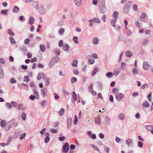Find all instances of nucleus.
Segmentation results:
<instances>
[{
  "instance_id": "obj_1",
  "label": "nucleus",
  "mask_w": 153,
  "mask_h": 153,
  "mask_svg": "<svg viewBox=\"0 0 153 153\" xmlns=\"http://www.w3.org/2000/svg\"><path fill=\"white\" fill-rule=\"evenodd\" d=\"M99 8L100 11L102 13H104L107 11L105 0H99Z\"/></svg>"
},
{
  "instance_id": "obj_2",
  "label": "nucleus",
  "mask_w": 153,
  "mask_h": 153,
  "mask_svg": "<svg viewBox=\"0 0 153 153\" xmlns=\"http://www.w3.org/2000/svg\"><path fill=\"white\" fill-rule=\"evenodd\" d=\"M133 2L131 1H129L124 5L123 8V12L125 13H127L129 11L130 7L131 6Z\"/></svg>"
},
{
  "instance_id": "obj_3",
  "label": "nucleus",
  "mask_w": 153,
  "mask_h": 153,
  "mask_svg": "<svg viewBox=\"0 0 153 153\" xmlns=\"http://www.w3.org/2000/svg\"><path fill=\"white\" fill-rule=\"evenodd\" d=\"M69 149V146L68 143L66 142L63 146L62 149V152L64 153H67Z\"/></svg>"
},
{
  "instance_id": "obj_4",
  "label": "nucleus",
  "mask_w": 153,
  "mask_h": 153,
  "mask_svg": "<svg viewBox=\"0 0 153 153\" xmlns=\"http://www.w3.org/2000/svg\"><path fill=\"white\" fill-rule=\"evenodd\" d=\"M124 97V95L123 93H118L115 95L116 99L118 101H120Z\"/></svg>"
},
{
  "instance_id": "obj_5",
  "label": "nucleus",
  "mask_w": 153,
  "mask_h": 153,
  "mask_svg": "<svg viewBox=\"0 0 153 153\" xmlns=\"http://www.w3.org/2000/svg\"><path fill=\"white\" fill-rule=\"evenodd\" d=\"M39 13L41 14L45 13L46 12V10L42 5H41L39 9Z\"/></svg>"
},
{
  "instance_id": "obj_6",
  "label": "nucleus",
  "mask_w": 153,
  "mask_h": 153,
  "mask_svg": "<svg viewBox=\"0 0 153 153\" xmlns=\"http://www.w3.org/2000/svg\"><path fill=\"white\" fill-rule=\"evenodd\" d=\"M67 128L68 129H70L72 126V118L69 117L68 118L67 120Z\"/></svg>"
},
{
  "instance_id": "obj_7",
  "label": "nucleus",
  "mask_w": 153,
  "mask_h": 153,
  "mask_svg": "<svg viewBox=\"0 0 153 153\" xmlns=\"http://www.w3.org/2000/svg\"><path fill=\"white\" fill-rule=\"evenodd\" d=\"M4 74L2 68V65L0 64V78L2 79L4 78Z\"/></svg>"
},
{
  "instance_id": "obj_8",
  "label": "nucleus",
  "mask_w": 153,
  "mask_h": 153,
  "mask_svg": "<svg viewBox=\"0 0 153 153\" xmlns=\"http://www.w3.org/2000/svg\"><path fill=\"white\" fill-rule=\"evenodd\" d=\"M87 134L88 136L93 139H95L96 138V135L95 134H93L91 131H88L87 132Z\"/></svg>"
},
{
  "instance_id": "obj_9",
  "label": "nucleus",
  "mask_w": 153,
  "mask_h": 153,
  "mask_svg": "<svg viewBox=\"0 0 153 153\" xmlns=\"http://www.w3.org/2000/svg\"><path fill=\"white\" fill-rule=\"evenodd\" d=\"M18 109L19 110H26L27 109V107L26 106H24L23 105L20 104H18V106L17 107Z\"/></svg>"
},
{
  "instance_id": "obj_10",
  "label": "nucleus",
  "mask_w": 153,
  "mask_h": 153,
  "mask_svg": "<svg viewBox=\"0 0 153 153\" xmlns=\"http://www.w3.org/2000/svg\"><path fill=\"white\" fill-rule=\"evenodd\" d=\"M150 65L148 64V62H144L143 65V69L145 70H147L150 67Z\"/></svg>"
},
{
  "instance_id": "obj_11",
  "label": "nucleus",
  "mask_w": 153,
  "mask_h": 153,
  "mask_svg": "<svg viewBox=\"0 0 153 153\" xmlns=\"http://www.w3.org/2000/svg\"><path fill=\"white\" fill-rule=\"evenodd\" d=\"M126 144L128 147L133 144V141L131 139H128L126 141Z\"/></svg>"
},
{
  "instance_id": "obj_12",
  "label": "nucleus",
  "mask_w": 153,
  "mask_h": 153,
  "mask_svg": "<svg viewBox=\"0 0 153 153\" xmlns=\"http://www.w3.org/2000/svg\"><path fill=\"white\" fill-rule=\"evenodd\" d=\"M20 50L24 53L25 54V53L27 51V49L25 46H23L20 48Z\"/></svg>"
},
{
  "instance_id": "obj_13",
  "label": "nucleus",
  "mask_w": 153,
  "mask_h": 153,
  "mask_svg": "<svg viewBox=\"0 0 153 153\" xmlns=\"http://www.w3.org/2000/svg\"><path fill=\"white\" fill-rule=\"evenodd\" d=\"M35 19L33 17L30 16V17L28 23L30 25H32L34 23Z\"/></svg>"
},
{
  "instance_id": "obj_14",
  "label": "nucleus",
  "mask_w": 153,
  "mask_h": 153,
  "mask_svg": "<svg viewBox=\"0 0 153 153\" xmlns=\"http://www.w3.org/2000/svg\"><path fill=\"white\" fill-rule=\"evenodd\" d=\"M94 121L95 123L98 125L101 124V119L100 117H95Z\"/></svg>"
},
{
  "instance_id": "obj_15",
  "label": "nucleus",
  "mask_w": 153,
  "mask_h": 153,
  "mask_svg": "<svg viewBox=\"0 0 153 153\" xmlns=\"http://www.w3.org/2000/svg\"><path fill=\"white\" fill-rule=\"evenodd\" d=\"M32 5L33 7L35 9H37L38 8V2L37 1H33L32 2Z\"/></svg>"
},
{
  "instance_id": "obj_16",
  "label": "nucleus",
  "mask_w": 153,
  "mask_h": 153,
  "mask_svg": "<svg viewBox=\"0 0 153 153\" xmlns=\"http://www.w3.org/2000/svg\"><path fill=\"white\" fill-rule=\"evenodd\" d=\"M69 48V46L68 44H65L62 47L63 49L65 51H68Z\"/></svg>"
},
{
  "instance_id": "obj_17",
  "label": "nucleus",
  "mask_w": 153,
  "mask_h": 153,
  "mask_svg": "<svg viewBox=\"0 0 153 153\" xmlns=\"http://www.w3.org/2000/svg\"><path fill=\"white\" fill-rule=\"evenodd\" d=\"M125 56L126 57H130L132 56V52L130 51H127L125 52Z\"/></svg>"
},
{
  "instance_id": "obj_18",
  "label": "nucleus",
  "mask_w": 153,
  "mask_h": 153,
  "mask_svg": "<svg viewBox=\"0 0 153 153\" xmlns=\"http://www.w3.org/2000/svg\"><path fill=\"white\" fill-rule=\"evenodd\" d=\"M142 106L143 107L148 108L150 106V104L147 101H145L143 103Z\"/></svg>"
},
{
  "instance_id": "obj_19",
  "label": "nucleus",
  "mask_w": 153,
  "mask_h": 153,
  "mask_svg": "<svg viewBox=\"0 0 153 153\" xmlns=\"http://www.w3.org/2000/svg\"><path fill=\"white\" fill-rule=\"evenodd\" d=\"M110 120L109 117L106 116L105 117V122L107 125L110 124Z\"/></svg>"
},
{
  "instance_id": "obj_20",
  "label": "nucleus",
  "mask_w": 153,
  "mask_h": 153,
  "mask_svg": "<svg viewBox=\"0 0 153 153\" xmlns=\"http://www.w3.org/2000/svg\"><path fill=\"white\" fill-rule=\"evenodd\" d=\"M81 0H74V1L76 6H79L81 4Z\"/></svg>"
},
{
  "instance_id": "obj_21",
  "label": "nucleus",
  "mask_w": 153,
  "mask_h": 153,
  "mask_svg": "<svg viewBox=\"0 0 153 153\" xmlns=\"http://www.w3.org/2000/svg\"><path fill=\"white\" fill-rule=\"evenodd\" d=\"M146 17V14L145 13H143L141 14L140 17V19L141 21H144L145 20V18Z\"/></svg>"
},
{
  "instance_id": "obj_22",
  "label": "nucleus",
  "mask_w": 153,
  "mask_h": 153,
  "mask_svg": "<svg viewBox=\"0 0 153 153\" xmlns=\"http://www.w3.org/2000/svg\"><path fill=\"white\" fill-rule=\"evenodd\" d=\"M44 79L45 80V85L46 86L49 85L50 84V78H44Z\"/></svg>"
},
{
  "instance_id": "obj_23",
  "label": "nucleus",
  "mask_w": 153,
  "mask_h": 153,
  "mask_svg": "<svg viewBox=\"0 0 153 153\" xmlns=\"http://www.w3.org/2000/svg\"><path fill=\"white\" fill-rule=\"evenodd\" d=\"M118 15L119 13L117 11L114 12L113 14V17L114 18L113 19H117V20L118 18Z\"/></svg>"
},
{
  "instance_id": "obj_24",
  "label": "nucleus",
  "mask_w": 153,
  "mask_h": 153,
  "mask_svg": "<svg viewBox=\"0 0 153 153\" xmlns=\"http://www.w3.org/2000/svg\"><path fill=\"white\" fill-rule=\"evenodd\" d=\"M12 11L14 13H18L19 11V8L18 7L14 6Z\"/></svg>"
},
{
  "instance_id": "obj_25",
  "label": "nucleus",
  "mask_w": 153,
  "mask_h": 153,
  "mask_svg": "<svg viewBox=\"0 0 153 153\" xmlns=\"http://www.w3.org/2000/svg\"><path fill=\"white\" fill-rule=\"evenodd\" d=\"M8 11V10H2L0 12V13L5 16H7L8 14L7 12Z\"/></svg>"
},
{
  "instance_id": "obj_26",
  "label": "nucleus",
  "mask_w": 153,
  "mask_h": 153,
  "mask_svg": "<svg viewBox=\"0 0 153 153\" xmlns=\"http://www.w3.org/2000/svg\"><path fill=\"white\" fill-rule=\"evenodd\" d=\"M6 125V121L2 120L0 123V126L2 127H4Z\"/></svg>"
},
{
  "instance_id": "obj_27",
  "label": "nucleus",
  "mask_w": 153,
  "mask_h": 153,
  "mask_svg": "<svg viewBox=\"0 0 153 153\" xmlns=\"http://www.w3.org/2000/svg\"><path fill=\"white\" fill-rule=\"evenodd\" d=\"M98 71V67H95L92 71L91 75L92 76L94 75Z\"/></svg>"
},
{
  "instance_id": "obj_28",
  "label": "nucleus",
  "mask_w": 153,
  "mask_h": 153,
  "mask_svg": "<svg viewBox=\"0 0 153 153\" xmlns=\"http://www.w3.org/2000/svg\"><path fill=\"white\" fill-rule=\"evenodd\" d=\"M40 49L42 52H44L45 50V47L44 45H41L39 46Z\"/></svg>"
},
{
  "instance_id": "obj_29",
  "label": "nucleus",
  "mask_w": 153,
  "mask_h": 153,
  "mask_svg": "<svg viewBox=\"0 0 153 153\" xmlns=\"http://www.w3.org/2000/svg\"><path fill=\"white\" fill-rule=\"evenodd\" d=\"M7 33L12 36H14L15 35V33H13L11 29H9L7 30Z\"/></svg>"
},
{
  "instance_id": "obj_30",
  "label": "nucleus",
  "mask_w": 153,
  "mask_h": 153,
  "mask_svg": "<svg viewBox=\"0 0 153 153\" xmlns=\"http://www.w3.org/2000/svg\"><path fill=\"white\" fill-rule=\"evenodd\" d=\"M99 39L97 37L94 38L93 40V42L94 44L97 45L98 43Z\"/></svg>"
},
{
  "instance_id": "obj_31",
  "label": "nucleus",
  "mask_w": 153,
  "mask_h": 153,
  "mask_svg": "<svg viewBox=\"0 0 153 153\" xmlns=\"http://www.w3.org/2000/svg\"><path fill=\"white\" fill-rule=\"evenodd\" d=\"M73 94L72 95V98L74 102L76 101L77 100L76 95V93L74 92H72Z\"/></svg>"
},
{
  "instance_id": "obj_32",
  "label": "nucleus",
  "mask_w": 153,
  "mask_h": 153,
  "mask_svg": "<svg viewBox=\"0 0 153 153\" xmlns=\"http://www.w3.org/2000/svg\"><path fill=\"white\" fill-rule=\"evenodd\" d=\"M9 39L10 42L12 44L14 45L16 43V41L15 40L13 37L11 36L9 37Z\"/></svg>"
},
{
  "instance_id": "obj_33",
  "label": "nucleus",
  "mask_w": 153,
  "mask_h": 153,
  "mask_svg": "<svg viewBox=\"0 0 153 153\" xmlns=\"http://www.w3.org/2000/svg\"><path fill=\"white\" fill-rule=\"evenodd\" d=\"M118 118L120 120H124L125 119V116L124 114L123 113L120 114L118 116Z\"/></svg>"
},
{
  "instance_id": "obj_34",
  "label": "nucleus",
  "mask_w": 153,
  "mask_h": 153,
  "mask_svg": "<svg viewBox=\"0 0 153 153\" xmlns=\"http://www.w3.org/2000/svg\"><path fill=\"white\" fill-rule=\"evenodd\" d=\"M113 74L111 72H107L105 74L106 77L109 78H111L112 77Z\"/></svg>"
},
{
  "instance_id": "obj_35",
  "label": "nucleus",
  "mask_w": 153,
  "mask_h": 153,
  "mask_svg": "<svg viewBox=\"0 0 153 153\" xmlns=\"http://www.w3.org/2000/svg\"><path fill=\"white\" fill-rule=\"evenodd\" d=\"M65 30L63 28H61L59 30L58 33L59 34L62 35L64 33Z\"/></svg>"
},
{
  "instance_id": "obj_36",
  "label": "nucleus",
  "mask_w": 153,
  "mask_h": 153,
  "mask_svg": "<svg viewBox=\"0 0 153 153\" xmlns=\"http://www.w3.org/2000/svg\"><path fill=\"white\" fill-rule=\"evenodd\" d=\"M93 22L97 23H99L100 22V21L99 18H94L93 19Z\"/></svg>"
},
{
  "instance_id": "obj_37",
  "label": "nucleus",
  "mask_w": 153,
  "mask_h": 153,
  "mask_svg": "<svg viewBox=\"0 0 153 153\" xmlns=\"http://www.w3.org/2000/svg\"><path fill=\"white\" fill-rule=\"evenodd\" d=\"M51 60L56 63L59 60V58L58 57L55 56L53 57Z\"/></svg>"
},
{
  "instance_id": "obj_38",
  "label": "nucleus",
  "mask_w": 153,
  "mask_h": 153,
  "mask_svg": "<svg viewBox=\"0 0 153 153\" xmlns=\"http://www.w3.org/2000/svg\"><path fill=\"white\" fill-rule=\"evenodd\" d=\"M91 146L94 150L98 152H100V149L95 145L92 144H91Z\"/></svg>"
},
{
  "instance_id": "obj_39",
  "label": "nucleus",
  "mask_w": 153,
  "mask_h": 153,
  "mask_svg": "<svg viewBox=\"0 0 153 153\" xmlns=\"http://www.w3.org/2000/svg\"><path fill=\"white\" fill-rule=\"evenodd\" d=\"M5 107L8 109H10L12 108V105L11 103L8 102L6 103L5 104Z\"/></svg>"
},
{
  "instance_id": "obj_40",
  "label": "nucleus",
  "mask_w": 153,
  "mask_h": 153,
  "mask_svg": "<svg viewBox=\"0 0 153 153\" xmlns=\"http://www.w3.org/2000/svg\"><path fill=\"white\" fill-rule=\"evenodd\" d=\"M78 61L76 60H74L72 64V65L74 67H76L77 66Z\"/></svg>"
},
{
  "instance_id": "obj_41",
  "label": "nucleus",
  "mask_w": 153,
  "mask_h": 153,
  "mask_svg": "<svg viewBox=\"0 0 153 153\" xmlns=\"http://www.w3.org/2000/svg\"><path fill=\"white\" fill-rule=\"evenodd\" d=\"M117 19H113L111 21V23L112 25L114 27H115V23L117 21Z\"/></svg>"
},
{
  "instance_id": "obj_42",
  "label": "nucleus",
  "mask_w": 153,
  "mask_h": 153,
  "mask_svg": "<svg viewBox=\"0 0 153 153\" xmlns=\"http://www.w3.org/2000/svg\"><path fill=\"white\" fill-rule=\"evenodd\" d=\"M55 64V63L51 60L50 61L49 63V66L50 68H52L54 65Z\"/></svg>"
},
{
  "instance_id": "obj_43",
  "label": "nucleus",
  "mask_w": 153,
  "mask_h": 153,
  "mask_svg": "<svg viewBox=\"0 0 153 153\" xmlns=\"http://www.w3.org/2000/svg\"><path fill=\"white\" fill-rule=\"evenodd\" d=\"M97 84L98 86V89L100 90H101L102 88V85L101 82H97Z\"/></svg>"
},
{
  "instance_id": "obj_44",
  "label": "nucleus",
  "mask_w": 153,
  "mask_h": 153,
  "mask_svg": "<svg viewBox=\"0 0 153 153\" xmlns=\"http://www.w3.org/2000/svg\"><path fill=\"white\" fill-rule=\"evenodd\" d=\"M64 109L63 108H62L59 112V116H62L63 115L64 112Z\"/></svg>"
},
{
  "instance_id": "obj_45",
  "label": "nucleus",
  "mask_w": 153,
  "mask_h": 153,
  "mask_svg": "<svg viewBox=\"0 0 153 153\" xmlns=\"http://www.w3.org/2000/svg\"><path fill=\"white\" fill-rule=\"evenodd\" d=\"M42 76H44V73H39L37 77V79L38 80H40L41 79Z\"/></svg>"
},
{
  "instance_id": "obj_46",
  "label": "nucleus",
  "mask_w": 153,
  "mask_h": 153,
  "mask_svg": "<svg viewBox=\"0 0 153 153\" xmlns=\"http://www.w3.org/2000/svg\"><path fill=\"white\" fill-rule=\"evenodd\" d=\"M119 91V89L117 88H114L112 90V92L114 94L117 93Z\"/></svg>"
},
{
  "instance_id": "obj_47",
  "label": "nucleus",
  "mask_w": 153,
  "mask_h": 153,
  "mask_svg": "<svg viewBox=\"0 0 153 153\" xmlns=\"http://www.w3.org/2000/svg\"><path fill=\"white\" fill-rule=\"evenodd\" d=\"M145 127L149 131H151V130L152 128V125H146L145 126Z\"/></svg>"
},
{
  "instance_id": "obj_48",
  "label": "nucleus",
  "mask_w": 153,
  "mask_h": 153,
  "mask_svg": "<svg viewBox=\"0 0 153 153\" xmlns=\"http://www.w3.org/2000/svg\"><path fill=\"white\" fill-rule=\"evenodd\" d=\"M78 121V118L76 115H74V124L75 125L77 123Z\"/></svg>"
},
{
  "instance_id": "obj_49",
  "label": "nucleus",
  "mask_w": 153,
  "mask_h": 153,
  "mask_svg": "<svg viewBox=\"0 0 153 153\" xmlns=\"http://www.w3.org/2000/svg\"><path fill=\"white\" fill-rule=\"evenodd\" d=\"M47 101L45 100L41 102V106L43 107H44L47 105Z\"/></svg>"
},
{
  "instance_id": "obj_50",
  "label": "nucleus",
  "mask_w": 153,
  "mask_h": 153,
  "mask_svg": "<svg viewBox=\"0 0 153 153\" xmlns=\"http://www.w3.org/2000/svg\"><path fill=\"white\" fill-rule=\"evenodd\" d=\"M30 81L29 79V76H25L24 77V79L23 81L26 82H28Z\"/></svg>"
},
{
  "instance_id": "obj_51",
  "label": "nucleus",
  "mask_w": 153,
  "mask_h": 153,
  "mask_svg": "<svg viewBox=\"0 0 153 153\" xmlns=\"http://www.w3.org/2000/svg\"><path fill=\"white\" fill-rule=\"evenodd\" d=\"M73 41L76 44L78 43L79 42L78 40V37L76 36H74L73 37Z\"/></svg>"
},
{
  "instance_id": "obj_52",
  "label": "nucleus",
  "mask_w": 153,
  "mask_h": 153,
  "mask_svg": "<svg viewBox=\"0 0 153 153\" xmlns=\"http://www.w3.org/2000/svg\"><path fill=\"white\" fill-rule=\"evenodd\" d=\"M11 103V104L13 105V106L14 108H16L17 107H18V105L17 104L16 102L15 101H12Z\"/></svg>"
},
{
  "instance_id": "obj_53",
  "label": "nucleus",
  "mask_w": 153,
  "mask_h": 153,
  "mask_svg": "<svg viewBox=\"0 0 153 153\" xmlns=\"http://www.w3.org/2000/svg\"><path fill=\"white\" fill-rule=\"evenodd\" d=\"M21 115L22 119L25 120L26 119V114L24 112H23L22 113Z\"/></svg>"
},
{
  "instance_id": "obj_54",
  "label": "nucleus",
  "mask_w": 153,
  "mask_h": 153,
  "mask_svg": "<svg viewBox=\"0 0 153 153\" xmlns=\"http://www.w3.org/2000/svg\"><path fill=\"white\" fill-rule=\"evenodd\" d=\"M77 81V79L74 77H73L71 80V82L72 83H74Z\"/></svg>"
},
{
  "instance_id": "obj_55",
  "label": "nucleus",
  "mask_w": 153,
  "mask_h": 153,
  "mask_svg": "<svg viewBox=\"0 0 153 153\" xmlns=\"http://www.w3.org/2000/svg\"><path fill=\"white\" fill-rule=\"evenodd\" d=\"M29 98L32 100H34L35 98L38 99L39 98H37V97H36L34 95H31Z\"/></svg>"
},
{
  "instance_id": "obj_56",
  "label": "nucleus",
  "mask_w": 153,
  "mask_h": 153,
  "mask_svg": "<svg viewBox=\"0 0 153 153\" xmlns=\"http://www.w3.org/2000/svg\"><path fill=\"white\" fill-rule=\"evenodd\" d=\"M33 91L34 92V94L36 95L38 97L39 96V93L36 90V88H34L33 89Z\"/></svg>"
},
{
  "instance_id": "obj_57",
  "label": "nucleus",
  "mask_w": 153,
  "mask_h": 153,
  "mask_svg": "<svg viewBox=\"0 0 153 153\" xmlns=\"http://www.w3.org/2000/svg\"><path fill=\"white\" fill-rule=\"evenodd\" d=\"M10 82L12 84L15 83L16 82V80L14 78H12L10 79Z\"/></svg>"
},
{
  "instance_id": "obj_58",
  "label": "nucleus",
  "mask_w": 153,
  "mask_h": 153,
  "mask_svg": "<svg viewBox=\"0 0 153 153\" xmlns=\"http://www.w3.org/2000/svg\"><path fill=\"white\" fill-rule=\"evenodd\" d=\"M137 145L140 148L143 147V143L142 142L140 141H139L138 142Z\"/></svg>"
},
{
  "instance_id": "obj_59",
  "label": "nucleus",
  "mask_w": 153,
  "mask_h": 153,
  "mask_svg": "<svg viewBox=\"0 0 153 153\" xmlns=\"http://www.w3.org/2000/svg\"><path fill=\"white\" fill-rule=\"evenodd\" d=\"M58 130V129H57L56 130L54 129L51 128L50 129V131L52 133L55 134L57 132Z\"/></svg>"
},
{
  "instance_id": "obj_60",
  "label": "nucleus",
  "mask_w": 153,
  "mask_h": 153,
  "mask_svg": "<svg viewBox=\"0 0 153 153\" xmlns=\"http://www.w3.org/2000/svg\"><path fill=\"white\" fill-rule=\"evenodd\" d=\"M93 84H91L90 85L88 88V90L89 92H91L93 91Z\"/></svg>"
},
{
  "instance_id": "obj_61",
  "label": "nucleus",
  "mask_w": 153,
  "mask_h": 153,
  "mask_svg": "<svg viewBox=\"0 0 153 153\" xmlns=\"http://www.w3.org/2000/svg\"><path fill=\"white\" fill-rule=\"evenodd\" d=\"M133 10L134 11H136L138 10V7L137 5L134 4L133 6Z\"/></svg>"
},
{
  "instance_id": "obj_62",
  "label": "nucleus",
  "mask_w": 153,
  "mask_h": 153,
  "mask_svg": "<svg viewBox=\"0 0 153 153\" xmlns=\"http://www.w3.org/2000/svg\"><path fill=\"white\" fill-rule=\"evenodd\" d=\"M132 72L134 75H135L138 74V72L137 69L135 68H133L132 69Z\"/></svg>"
},
{
  "instance_id": "obj_63",
  "label": "nucleus",
  "mask_w": 153,
  "mask_h": 153,
  "mask_svg": "<svg viewBox=\"0 0 153 153\" xmlns=\"http://www.w3.org/2000/svg\"><path fill=\"white\" fill-rule=\"evenodd\" d=\"M46 129L45 128H43L40 132V134L42 135L45 134V132Z\"/></svg>"
},
{
  "instance_id": "obj_64",
  "label": "nucleus",
  "mask_w": 153,
  "mask_h": 153,
  "mask_svg": "<svg viewBox=\"0 0 153 153\" xmlns=\"http://www.w3.org/2000/svg\"><path fill=\"white\" fill-rule=\"evenodd\" d=\"M63 41L62 40H60L59 42V46L60 47H62L63 45Z\"/></svg>"
}]
</instances>
